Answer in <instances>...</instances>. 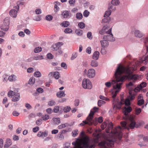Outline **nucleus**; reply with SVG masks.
Listing matches in <instances>:
<instances>
[{"mask_svg":"<svg viewBox=\"0 0 148 148\" xmlns=\"http://www.w3.org/2000/svg\"><path fill=\"white\" fill-rule=\"evenodd\" d=\"M141 40L143 42L147 47V51L148 52V37L143 38L141 39Z\"/></svg>","mask_w":148,"mask_h":148,"instance_id":"24","label":"nucleus"},{"mask_svg":"<svg viewBox=\"0 0 148 148\" xmlns=\"http://www.w3.org/2000/svg\"><path fill=\"white\" fill-rule=\"evenodd\" d=\"M69 126V124L67 123H66L65 124H62L58 127V128L59 129H62L65 128L66 126Z\"/></svg>","mask_w":148,"mask_h":148,"instance_id":"34","label":"nucleus"},{"mask_svg":"<svg viewBox=\"0 0 148 148\" xmlns=\"http://www.w3.org/2000/svg\"><path fill=\"white\" fill-rule=\"evenodd\" d=\"M130 100L128 98L126 99L125 101L124 99H121V101L118 99L114 97L113 99L112 105L114 109H116V108L120 109L121 108L122 105L125 103V105L128 106L130 105Z\"/></svg>","mask_w":148,"mask_h":148,"instance_id":"3","label":"nucleus"},{"mask_svg":"<svg viewBox=\"0 0 148 148\" xmlns=\"http://www.w3.org/2000/svg\"><path fill=\"white\" fill-rule=\"evenodd\" d=\"M99 98L102 100L105 101H109V99L107 97H105L102 95H100L99 97Z\"/></svg>","mask_w":148,"mask_h":148,"instance_id":"58","label":"nucleus"},{"mask_svg":"<svg viewBox=\"0 0 148 148\" xmlns=\"http://www.w3.org/2000/svg\"><path fill=\"white\" fill-rule=\"evenodd\" d=\"M72 32V30L71 29L69 28H66L64 30V32L66 34L71 33Z\"/></svg>","mask_w":148,"mask_h":148,"instance_id":"43","label":"nucleus"},{"mask_svg":"<svg viewBox=\"0 0 148 148\" xmlns=\"http://www.w3.org/2000/svg\"><path fill=\"white\" fill-rule=\"evenodd\" d=\"M135 36L137 38H141L144 35L143 33L140 30L135 29L134 32Z\"/></svg>","mask_w":148,"mask_h":148,"instance_id":"16","label":"nucleus"},{"mask_svg":"<svg viewBox=\"0 0 148 148\" xmlns=\"http://www.w3.org/2000/svg\"><path fill=\"white\" fill-rule=\"evenodd\" d=\"M121 125L123 127H124L125 129H127V130H129L128 127L126 126L127 123L125 121L121 122Z\"/></svg>","mask_w":148,"mask_h":148,"instance_id":"49","label":"nucleus"},{"mask_svg":"<svg viewBox=\"0 0 148 148\" xmlns=\"http://www.w3.org/2000/svg\"><path fill=\"white\" fill-rule=\"evenodd\" d=\"M83 18V15L80 13H77L76 14V18L78 20H81Z\"/></svg>","mask_w":148,"mask_h":148,"instance_id":"41","label":"nucleus"},{"mask_svg":"<svg viewBox=\"0 0 148 148\" xmlns=\"http://www.w3.org/2000/svg\"><path fill=\"white\" fill-rule=\"evenodd\" d=\"M34 76L36 77H41L42 76L41 73L39 71H36L34 73Z\"/></svg>","mask_w":148,"mask_h":148,"instance_id":"39","label":"nucleus"},{"mask_svg":"<svg viewBox=\"0 0 148 148\" xmlns=\"http://www.w3.org/2000/svg\"><path fill=\"white\" fill-rule=\"evenodd\" d=\"M123 70L124 69L122 67L118 66L114 73L116 79L112 80L111 82H107L105 83V85L108 88H110L112 84L113 85V88L110 91L113 99L115 97L117 93L121 90L123 82L129 76V75H121Z\"/></svg>","mask_w":148,"mask_h":148,"instance_id":"1","label":"nucleus"},{"mask_svg":"<svg viewBox=\"0 0 148 148\" xmlns=\"http://www.w3.org/2000/svg\"><path fill=\"white\" fill-rule=\"evenodd\" d=\"M12 141L10 138H7L5 143L4 147L5 148H8L12 145Z\"/></svg>","mask_w":148,"mask_h":148,"instance_id":"17","label":"nucleus"},{"mask_svg":"<svg viewBox=\"0 0 148 148\" xmlns=\"http://www.w3.org/2000/svg\"><path fill=\"white\" fill-rule=\"evenodd\" d=\"M53 120L54 123L58 125L60 122V119L59 118H53Z\"/></svg>","mask_w":148,"mask_h":148,"instance_id":"29","label":"nucleus"},{"mask_svg":"<svg viewBox=\"0 0 148 148\" xmlns=\"http://www.w3.org/2000/svg\"><path fill=\"white\" fill-rule=\"evenodd\" d=\"M105 103V102L104 101L99 100L98 101V106L100 107L102 104Z\"/></svg>","mask_w":148,"mask_h":148,"instance_id":"54","label":"nucleus"},{"mask_svg":"<svg viewBox=\"0 0 148 148\" xmlns=\"http://www.w3.org/2000/svg\"><path fill=\"white\" fill-rule=\"evenodd\" d=\"M111 10H109L106 11L104 15V17H108L110 16L111 13Z\"/></svg>","mask_w":148,"mask_h":148,"instance_id":"30","label":"nucleus"},{"mask_svg":"<svg viewBox=\"0 0 148 148\" xmlns=\"http://www.w3.org/2000/svg\"><path fill=\"white\" fill-rule=\"evenodd\" d=\"M82 86L84 89H90L92 88V85L88 79L84 78L82 81Z\"/></svg>","mask_w":148,"mask_h":148,"instance_id":"6","label":"nucleus"},{"mask_svg":"<svg viewBox=\"0 0 148 148\" xmlns=\"http://www.w3.org/2000/svg\"><path fill=\"white\" fill-rule=\"evenodd\" d=\"M15 94V92L11 90H10L8 93V96L9 97H11L14 96Z\"/></svg>","mask_w":148,"mask_h":148,"instance_id":"35","label":"nucleus"},{"mask_svg":"<svg viewBox=\"0 0 148 148\" xmlns=\"http://www.w3.org/2000/svg\"><path fill=\"white\" fill-rule=\"evenodd\" d=\"M35 82V78L34 77H31L30 78L28 83L29 84L32 85L34 84Z\"/></svg>","mask_w":148,"mask_h":148,"instance_id":"36","label":"nucleus"},{"mask_svg":"<svg viewBox=\"0 0 148 148\" xmlns=\"http://www.w3.org/2000/svg\"><path fill=\"white\" fill-rule=\"evenodd\" d=\"M70 143H66L64 145V148H71L70 146Z\"/></svg>","mask_w":148,"mask_h":148,"instance_id":"64","label":"nucleus"},{"mask_svg":"<svg viewBox=\"0 0 148 148\" xmlns=\"http://www.w3.org/2000/svg\"><path fill=\"white\" fill-rule=\"evenodd\" d=\"M53 18V16H52L48 15L46 16L45 18L46 20L48 21H50Z\"/></svg>","mask_w":148,"mask_h":148,"instance_id":"56","label":"nucleus"},{"mask_svg":"<svg viewBox=\"0 0 148 148\" xmlns=\"http://www.w3.org/2000/svg\"><path fill=\"white\" fill-rule=\"evenodd\" d=\"M78 25L80 28L82 29L85 27V25L84 23L81 22L78 23Z\"/></svg>","mask_w":148,"mask_h":148,"instance_id":"50","label":"nucleus"},{"mask_svg":"<svg viewBox=\"0 0 148 148\" xmlns=\"http://www.w3.org/2000/svg\"><path fill=\"white\" fill-rule=\"evenodd\" d=\"M98 108L94 107L93 109L90 110V112L86 119L87 120L88 122L92 123L91 122L93 118V115L95 112L98 111Z\"/></svg>","mask_w":148,"mask_h":148,"instance_id":"8","label":"nucleus"},{"mask_svg":"<svg viewBox=\"0 0 148 148\" xmlns=\"http://www.w3.org/2000/svg\"><path fill=\"white\" fill-rule=\"evenodd\" d=\"M130 95L128 97V98L130 100H132L134 99L135 98V95L134 94H130Z\"/></svg>","mask_w":148,"mask_h":148,"instance_id":"59","label":"nucleus"},{"mask_svg":"<svg viewBox=\"0 0 148 148\" xmlns=\"http://www.w3.org/2000/svg\"><path fill=\"white\" fill-rule=\"evenodd\" d=\"M80 140L79 139H77L75 141L73 142L72 143L73 145L75 146L74 148H88V147L83 145V143H79Z\"/></svg>","mask_w":148,"mask_h":148,"instance_id":"12","label":"nucleus"},{"mask_svg":"<svg viewBox=\"0 0 148 148\" xmlns=\"http://www.w3.org/2000/svg\"><path fill=\"white\" fill-rule=\"evenodd\" d=\"M129 127L131 129L134 128L135 127H138L136 125V122L134 118L132 116L129 118Z\"/></svg>","mask_w":148,"mask_h":148,"instance_id":"11","label":"nucleus"},{"mask_svg":"<svg viewBox=\"0 0 148 148\" xmlns=\"http://www.w3.org/2000/svg\"><path fill=\"white\" fill-rule=\"evenodd\" d=\"M147 86V84L145 82H142L140 85L139 87H140L139 88V90H140L142 88H143L145 87L146 86Z\"/></svg>","mask_w":148,"mask_h":148,"instance_id":"51","label":"nucleus"},{"mask_svg":"<svg viewBox=\"0 0 148 148\" xmlns=\"http://www.w3.org/2000/svg\"><path fill=\"white\" fill-rule=\"evenodd\" d=\"M35 12L37 14H39L41 13L42 11L40 8L36 9L35 10Z\"/></svg>","mask_w":148,"mask_h":148,"instance_id":"62","label":"nucleus"},{"mask_svg":"<svg viewBox=\"0 0 148 148\" xmlns=\"http://www.w3.org/2000/svg\"><path fill=\"white\" fill-rule=\"evenodd\" d=\"M8 76L6 74H4L3 76V81L4 82H6L8 79Z\"/></svg>","mask_w":148,"mask_h":148,"instance_id":"40","label":"nucleus"},{"mask_svg":"<svg viewBox=\"0 0 148 148\" xmlns=\"http://www.w3.org/2000/svg\"><path fill=\"white\" fill-rule=\"evenodd\" d=\"M98 121V122L100 123L103 121L102 117L100 116L97 119V118H95L93 121V123L95 125H96L97 124V122H96Z\"/></svg>","mask_w":148,"mask_h":148,"instance_id":"21","label":"nucleus"},{"mask_svg":"<svg viewBox=\"0 0 148 148\" xmlns=\"http://www.w3.org/2000/svg\"><path fill=\"white\" fill-rule=\"evenodd\" d=\"M95 71L93 69H88L86 74L88 77L90 78H93L95 76Z\"/></svg>","mask_w":148,"mask_h":148,"instance_id":"13","label":"nucleus"},{"mask_svg":"<svg viewBox=\"0 0 148 148\" xmlns=\"http://www.w3.org/2000/svg\"><path fill=\"white\" fill-rule=\"evenodd\" d=\"M87 37L88 38L91 40L92 38V33L91 32H88L87 34Z\"/></svg>","mask_w":148,"mask_h":148,"instance_id":"61","label":"nucleus"},{"mask_svg":"<svg viewBox=\"0 0 148 148\" xmlns=\"http://www.w3.org/2000/svg\"><path fill=\"white\" fill-rule=\"evenodd\" d=\"M53 77L56 79H58L60 77L59 73L58 72H56L54 73Z\"/></svg>","mask_w":148,"mask_h":148,"instance_id":"45","label":"nucleus"},{"mask_svg":"<svg viewBox=\"0 0 148 148\" xmlns=\"http://www.w3.org/2000/svg\"><path fill=\"white\" fill-rule=\"evenodd\" d=\"M132 108L130 106H128L127 108L124 107L123 109V113L128 118V113L131 112L132 110Z\"/></svg>","mask_w":148,"mask_h":148,"instance_id":"15","label":"nucleus"},{"mask_svg":"<svg viewBox=\"0 0 148 148\" xmlns=\"http://www.w3.org/2000/svg\"><path fill=\"white\" fill-rule=\"evenodd\" d=\"M99 53L97 51H95L93 53L92 58L95 60H97L99 57Z\"/></svg>","mask_w":148,"mask_h":148,"instance_id":"23","label":"nucleus"},{"mask_svg":"<svg viewBox=\"0 0 148 148\" xmlns=\"http://www.w3.org/2000/svg\"><path fill=\"white\" fill-rule=\"evenodd\" d=\"M112 28L108 25L103 26L102 29L99 31V33L101 34H108L111 33Z\"/></svg>","mask_w":148,"mask_h":148,"instance_id":"9","label":"nucleus"},{"mask_svg":"<svg viewBox=\"0 0 148 148\" xmlns=\"http://www.w3.org/2000/svg\"><path fill=\"white\" fill-rule=\"evenodd\" d=\"M17 11L14 10H11L9 12L10 15L12 17L16 18L17 15Z\"/></svg>","mask_w":148,"mask_h":148,"instance_id":"19","label":"nucleus"},{"mask_svg":"<svg viewBox=\"0 0 148 148\" xmlns=\"http://www.w3.org/2000/svg\"><path fill=\"white\" fill-rule=\"evenodd\" d=\"M65 95L64 93V91H62L57 92L56 95L58 97L61 98L62 97H64Z\"/></svg>","mask_w":148,"mask_h":148,"instance_id":"27","label":"nucleus"},{"mask_svg":"<svg viewBox=\"0 0 148 148\" xmlns=\"http://www.w3.org/2000/svg\"><path fill=\"white\" fill-rule=\"evenodd\" d=\"M78 131L77 129L73 130L72 133V135L73 136L75 137L77 136L78 134Z\"/></svg>","mask_w":148,"mask_h":148,"instance_id":"48","label":"nucleus"},{"mask_svg":"<svg viewBox=\"0 0 148 148\" xmlns=\"http://www.w3.org/2000/svg\"><path fill=\"white\" fill-rule=\"evenodd\" d=\"M8 79L10 82H14L16 80L17 77L14 75H12L9 77Z\"/></svg>","mask_w":148,"mask_h":148,"instance_id":"25","label":"nucleus"},{"mask_svg":"<svg viewBox=\"0 0 148 148\" xmlns=\"http://www.w3.org/2000/svg\"><path fill=\"white\" fill-rule=\"evenodd\" d=\"M139 139L143 138V141L145 142L148 141V136L143 137V135H139L138 136Z\"/></svg>","mask_w":148,"mask_h":148,"instance_id":"37","label":"nucleus"},{"mask_svg":"<svg viewBox=\"0 0 148 148\" xmlns=\"http://www.w3.org/2000/svg\"><path fill=\"white\" fill-rule=\"evenodd\" d=\"M49 116L47 114L43 115L42 116V118L44 121H46L49 119Z\"/></svg>","mask_w":148,"mask_h":148,"instance_id":"55","label":"nucleus"},{"mask_svg":"<svg viewBox=\"0 0 148 148\" xmlns=\"http://www.w3.org/2000/svg\"><path fill=\"white\" fill-rule=\"evenodd\" d=\"M103 40H106L108 41H114L115 39L113 37V35L112 32L111 33L109 34L106 35H104L103 37Z\"/></svg>","mask_w":148,"mask_h":148,"instance_id":"14","label":"nucleus"},{"mask_svg":"<svg viewBox=\"0 0 148 148\" xmlns=\"http://www.w3.org/2000/svg\"><path fill=\"white\" fill-rule=\"evenodd\" d=\"M100 42L102 48H106L108 46L109 42L106 40L103 39V40H101Z\"/></svg>","mask_w":148,"mask_h":148,"instance_id":"18","label":"nucleus"},{"mask_svg":"<svg viewBox=\"0 0 148 148\" xmlns=\"http://www.w3.org/2000/svg\"><path fill=\"white\" fill-rule=\"evenodd\" d=\"M43 56L42 55H38L35 56L34 58V60H40L43 59Z\"/></svg>","mask_w":148,"mask_h":148,"instance_id":"42","label":"nucleus"},{"mask_svg":"<svg viewBox=\"0 0 148 148\" xmlns=\"http://www.w3.org/2000/svg\"><path fill=\"white\" fill-rule=\"evenodd\" d=\"M42 49V48L40 47H36L34 49V51L35 53H38L41 51Z\"/></svg>","mask_w":148,"mask_h":148,"instance_id":"46","label":"nucleus"},{"mask_svg":"<svg viewBox=\"0 0 148 148\" xmlns=\"http://www.w3.org/2000/svg\"><path fill=\"white\" fill-rule=\"evenodd\" d=\"M61 66L64 69H67V66L64 62H62L61 64Z\"/></svg>","mask_w":148,"mask_h":148,"instance_id":"63","label":"nucleus"},{"mask_svg":"<svg viewBox=\"0 0 148 148\" xmlns=\"http://www.w3.org/2000/svg\"><path fill=\"white\" fill-rule=\"evenodd\" d=\"M43 134H44L43 132L41 131H39L37 134V136L38 137L44 138Z\"/></svg>","mask_w":148,"mask_h":148,"instance_id":"57","label":"nucleus"},{"mask_svg":"<svg viewBox=\"0 0 148 148\" xmlns=\"http://www.w3.org/2000/svg\"><path fill=\"white\" fill-rule=\"evenodd\" d=\"M90 65L92 67H97L98 65V63L96 61L92 60L91 61Z\"/></svg>","mask_w":148,"mask_h":148,"instance_id":"28","label":"nucleus"},{"mask_svg":"<svg viewBox=\"0 0 148 148\" xmlns=\"http://www.w3.org/2000/svg\"><path fill=\"white\" fill-rule=\"evenodd\" d=\"M70 13L69 12L68 10L63 11L62 12L61 15L64 18H67L69 16Z\"/></svg>","mask_w":148,"mask_h":148,"instance_id":"22","label":"nucleus"},{"mask_svg":"<svg viewBox=\"0 0 148 148\" xmlns=\"http://www.w3.org/2000/svg\"><path fill=\"white\" fill-rule=\"evenodd\" d=\"M59 111V107L58 106H55L53 109V111L55 113H57Z\"/></svg>","mask_w":148,"mask_h":148,"instance_id":"60","label":"nucleus"},{"mask_svg":"<svg viewBox=\"0 0 148 148\" xmlns=\"http://www.w3.org/2000/svg\"><path fill=\"white\" fill-rule=\"evenodd\" d=\"M10 18L9 17H6L3 20V24L1 27V29L4 31H7L9 29L10 24Z\"/></svg>","mask_w":148,"mask_h":148,"instance_id":"7","label":"nucleus"},{"mask_svg":"<svg viewBox=\"0 0 148 148\" xmlns=\"http://www.w3.org/2000/svg\"><path fill=\"white\" fill-rule=\"evenodd\" d=\"M112 123H110L106 129V132L108 133L111 130V133L109 134L108 138L104 142H101L99 144V146L101 148H110V147L113 146L114 142L117 138L120 140L122 138V133L121 127L119 126L116 128H112Z\"/></svg>","mask_w":148,"mask_h":148,"instance_id":"2","label":"nucleus"},{"mask_svg":"<svg viewBox=\"0 0 148 148\" xmlns=\"http://www.w3.org/2000/svg\"><path fill=\"white\" fill-rule=\"evenodd\" d=\"M89 12L87 10H85L83 14L84 16L85 17H88L89 14Z\"/></svg>","mask_w":148,"mask_h":148,"instance_id":"52","label":"nucleus"},{"mask_svg":"<svg viewBox=\"0 0 148 148\" xmlns=\"http://www.w3.org/2000/svg\"><path fill=\"white\" fill-rule=\"evenodd\" d=\"M133 86V83L131 82H130L128 84H127L126 85V87L130 90L132 89V87Z\"/></svg>","mask_w":148,"mask_h":148,"instance_id":"47","label":"nucleus"},{"mask_svg":"<svg viewBox=\"0 0 148 148\" xmlns=\"http://www.w3.org/2000/svg\"><path fill=\"white\" fill-rule=\"evenodd\" d=\"M77 56L78 53L77 52L73 53L72 54L71 60H74L77 57Z\"/></svg>","mask_w":148,"mask_h":148,"instance_id":"32","label":"nucleus"},{"mask_svg":"<svg viewBox=\"0 0 148 148\" xmlns=\"http://www.w3.org/2000/svg\"><path fill=\"white\" fill-rule=\"evenodd\" d=\"M71 110V108L69 106H66L64 108V111L65 113H67Z\"/></svg>","mask_w":148,"mask_h":148,"instance_id":"44","label":"nucleus"},{"mask_svg":"<svg viewBox=\"0 0 148 148\" xmlns=\"http://www.w3.org/2000/svg\"><path fill=\"white\" fill-rule=\"evenodd\" d=\"M76 34L79 36H81L83 34V31L79 29H76L75 31Z\"/></svg>","mask_w":148,"mask_h":148,"instance_id":"31","label":"nucleus"},{"mask_svg":"<svg viewBox=\"0 0 148 148\" xmlns=\"http://www.w3.org/2000/svg\"><path fill=\"white\" fill-rule=\"evenodd\" d=\"M69 25V22L68 21H64L61 23V25L64 27H67Z\"/></svg>","mask_w":148,"mask_h":148,"instance_id":"33","label":"nucleus"},{"mask_svg":"<svg viewBox=\"0 0 148 148\" xmlns=\"http://www.w3.org/2000/svg\"><path fill=\"white\" fill-rule=\"evenodd\" d=\"M80 136L82 139L80 140L79 143H83V145L88 147V148H92L93 145L90 144V141L89 138L86 136L83 131L81 132Z\"/></svg>","mask_w":148,"mask_h":148,"instance_id":"5","label":"nucleus"},{"mask_svg":"<svg viewBox=\"0 0 148 148\" xmlns=\"http://www.w3.org/2000/svg\"><path fill=\"white\" fill-rule=\"evenodd\" d=\"M134 62L136 66H139L141 63L146 64L147 62H148V55L145 57L144 59L143 58H141L139 60L135 59L134 60Z\"/></svg>","mask_w":148,"mask_h":148,"instance_id":"10","label":"nucleus"},{"mask_svg":"<svg viewBox=\"0 0 148 148\" xmlns=\"http://www.w3.org/2000/svg\"><path fill=\"white\" fill-rule=\"evenodd\" d=\"M20 99V94L19 93H16L13 97L12 101L13 102L18 101Z\"/></svg>","mask_w":148,"mask_h":148,"instance_id":"20","label":"nucleus"},{"mask_svg":"<svg viewBox=\"0 0 148 148\" xmlns=\"http://www.w3.org/2000/svg\"><path fill=\"white\" fill-rule=\"evenodd\" d=\"M141 111V109L140 108H136L135 109V114L138 115L140 114Z\"/></svg>","mask_w":148,"mask_h":148,"instance_id":"53","label":"nucleus"},{"mask_svg":"<svg viewBox=\"0 0 148 148\" xmlns=\"http://www.w3.org/2000/svg\"><path fill=\"white\" fill-rule=\"evenodd\" d=\"M119 0H112L111 3L112 5L114 6H118L119 5L120 2Z\"/></svg>","mask_w":148,"mask_h":148,"instance_id":"26","label":"nucleus"},{"mask_svg":"<svg viewBox=\"0 0 148 148\" xmlns=\"http://www.w3.org/2000/svg\"><path fill=\"white\" fill-rule=\"evenodd\" d=\"M112 5H109L108 7V9L109 10H111V11H114L116 10V7Z\"/></svg>","mask_w":148,"mask_h":148,"instance_id":"38","label":"nucleus"},{"mask_svg":"<svg viewBox=\"0 0 148 148\" xmlns=\"http://www.w3.org/2000/svg\"><path fill=\"white\" fill-rule=\"evenodd\" d=\"M118 66H120L124 68V70H123V71L122 73H122H124L125 74V75H123V76H127L128 75H129L128 77L125 80L127 79H131L133 81H135L137 80L138 76L137 75H131L132 72L130 70V67L129 66H127L126 67H125L123 65L121 64H118Z\"/></svg>","mask_w":148,"mask_h":148,"instance_id":"4","label":"nucleus"}]
</instances>
